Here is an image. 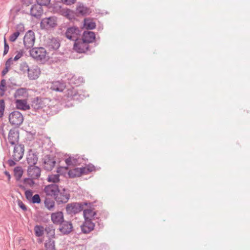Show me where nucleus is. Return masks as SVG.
<instances>
[{"instance_id":"f257e3e1","label":"nucleus","mask_w":250,"mask_h":250,"mask_svg":"<svg viewBox=\"0 0 250 250\" xmlns=\"http://www.w3.org/2000/svg\"><path fill=\"white\" fill-rule=\"evenodd\" d=\"M50 102L48 99L36 97L32 100L31 106L35 110L43 109V110L45 111L47 114L52 115L55 112V109L57 108L54 105L52 106L49 104Z\"/></svg>"},{"instance_id":"f03ea898","label":"nucleus","mask_w":250,"mask_h":250,"mask_svg":"<svg viewBox=\"0 0 250 250\" xmlns=\"http://www.w3.org/2000/svg\"><path fill=\"white\" fill-rule=\"evenodd\" d=\"M90 203L83 202V203H77L74 202L68 204L66 207V211L67 214L70 215H74L79 213L83 209L84 206H87L89 205L90 207L91 205Z\"/></svg>"},{"instance_id":"7ed1b4c3","label":"nucleus","mask_w":250,"mask_h":250,"mask_svg":"<svg viewBox=\"0 0 250 250\" xmlns=\"http://www.w3.org/2000/svg\"><path fill=\"white\" fill-rule=\"evenodd\" d=\"M82 30L77 26L67 27L65 32V37L69 40L75 41L80 38Z\"/></svg>"},{"instance_id":"20e7f679","label":"nucleus","mask_w":250,"mask_h":250,"mask_svg":"<svg viewBox=\"0 0 250 250\" xmlns=\"http://www.w3.org/2000/svg\"><path fill=\"white\" fill-rule=\"evenodd\" d=\"M8 119L10 124L15 127L21 125L24 120L23 116L18 111H14L10 113Z\"/></svg>"},{"instance_id":"39448f33","label":"nucleus","mask_w":250,"mask_h":250,"mask_svg":"<svg viewBox=\"0 0 250 250\" xmlns=\"http://www.w3.org/2000/svg\"><path fill=\"white\" fill-rule=\"evenodd\" d=\"M73 48L79 53H83L91 51L89 45L80 38L75 41Z\"/></svg>"},{"instance_id":"423d86ee","label":"nucleus","mask_w":250,"mask_h":250,"mask_svg":"<svg viewBox=\"0 0 250 250\" xmlns=\"http://www.w3.org/2000/svg\"><path fill=\"white\" fill-rule=\"evenodd\" d=\"M30 56L37 61L45 59L46 51L43 47H34L30 50Z\"/></svg>"},{"instance_id":"0eeeda50","label":"nucleus","mask_w":250,"mask_h":250,"mask_svg":"<svg viewBox=\"0 0 250 250\" xmlns=\"http://www.w3.org/2000/svg\"><path fill=\"white\" fill-rule=\"evenodd\" d=\"M57 25V18L55 16L43 18L41 22V27L47 30L54 28Z\"/></svg>"},{"instance_id":"6e6552de","label":"nucleus","mask_w":250,"mask_h":250,"mask_svg":"<svg viewBox=\"0 0 250 250\" xmlns=\"http://www.w3.org/2000/svg\"><path fill=\"white\" fill-rule=\"evenodd\" d=\"M70 195L68 191L65 188L59 190L58 193L55 196L54 200L58 205L67 203L70 199Z\"/></svg>"},{"instance_id":"1a4fd4ad","label":"nucleus","mask_w":250,"mask_h":250,"mask_svg":"<svg viewBox=\"0 0 250 250\" xmlns=\"http://www.w3.org/2000/svg\"><path fill=\"white\" fill-rule=\"evenodd\" d=\"M35 40V34L33 31H28L23 38V43L26 49L32 47Z\"/></svg>"},{"instance_id":"9d476101","label":"nucleus","mask_w":250,"mask_h":250,"mask_svg":"<svg viewBox=\"0 0 250 250\" xmlns=\"http://www.w3.org/2000/svg\"><path fill=\"white\" fill-rule=\"evenodd\" d=\"M65 162L67 165L65 167H59L57 169V172L61 174L62 169L67 170L69 166H75L80 164V158L76 157L69 156L65 160Z\"/></svg>"},{"instance_id":"9b49d317","label":"nucleus","mask_w":250,"mask_h":250,"mask_svg":"<svg viewBox=\"0 0 250 250\" xmlns=\"http://www.w3.org/2000/svg\"><path fill=\"white\" fill-rule=\"evenodd\" d=\"M24 151V146L22 144H17L15 145L13 159L18 162L22 159Z\"/></svg>"},{"instance_id":"f8f14e48","label":"nucleus","mask_w":250,"mask_h":250,"mask_svg":"<svg viewBox=\"0 0 250 250\" xmlns=\"http://www.w3.org/2000/svg\"><path fill=\"white\" fill-rule=\"evenodd\" d=\"M95 227V224L91 219L84 220L82 225L80 227L81 233L87 234L93 230Z\"/></svg>"},{"instance_id":"ddd939ff","label":"nucleus","mask_w":250,"mask_h":250,"mask_svg":"<svg viewBox=\"0 0 250 250\" xmlns=\"http://www.w3.org/2000/svg\"><path fill=\"white\" fill-rule=\"evenodd\" d=\"M41 168L36 166H29L27 168L28 176L36 179H39L41 176Z\"/></svg>"},{"instance_id":"4468645a","label":"nucleus","mask_w":250,"mask_h":250,"mask_svg":"<svg viewBox=\"0 0 250 250\" xmlns=\"http://www.w3.org/2000/svg\"><path fill=\"white\" fill-rule=\"evenodd\" d=\"M59 225H60V227L59 230L63 235L68 234L72 231L73 226L70 221L64 220L63 222Z\"/></svg>"},{"instance_id":"2eb2a0df","label":"nucleus","mask_w":250,"mask_h":250,"mask_svg":"<svg viewBox=\"0 0 250 250\" xmlns=\"http://www.w3.org/2000/svg\"><path fill=\"white\" fill-rule=\"evenodd\" d=\"M43 163L44 168L47 171H50L55 167L56 161L53 157L47 155L44 158Z\"/></svg>"},{"instance_id":"dca6fc26","label":"nucleus","mask_w":250,"mask_h":250,"mask_svg":"<svg viewBox=\"0 0 250 250\" xmlns=\"http://www.w3.org/2000/svg\"><path fill=\"white\" fill-rule=\"evenodd\" d=\"M60 190L59 187L56 184H50L45 186L44 188V192L48 196H50L55 198V196L59 192Z\"/></svg>"},{"instance_id":"f3484780","label":"nucleus","mask_w":250,"mask_h":250,"mask_svg":"<svg viewBox=\"0 0 250 250\" xmlns=\"http://www.w3.org/2000/svg\"><path fill=\"white\" fill-rule=\"evenodd\" d=\"M68 97L71 98L74 101H80L83 99L85 96L82 94L81 90L78 91L73 88L72 89H69L68 90Z\"/></svg>"},{"instance_id":"a211bd4d","label":"nucleus","mask_w":250,"mask_h":250,"mask_svg":"<svg viewBox=\"0 0 250 250\" xmlns=\"http://www.w3.org/2000/svg\"><path fill=\"white\" fill-rule=\"evenodd\" d=\"M38 160V157L37 152L29 149L26 157V161L29 166L35 165Z\"/></svg>"},{"instance_id":"6ab92c4d","label":"nucleus","mask_w":250,"mask_h":250,"mask_svg":"<svg viewBox=\"0 0 250 250\" xmlns=\"http://www.w3.org/2000/svg\"><path fill=\"white\" fill-rule=\"evenodd\" d=\"M51 220L54 224L59 225L62 223L64 220L63 214L62 211H57L51 214Z\"/></svg>"},{"instance_id":"aec40b11","label":"nucleus","mask_w":250,"mask_h":250,"mask_svg":"<svg viewBox=\"0 0 250 250\" xmlns=\"http://www.w3.org/2000/svg\"><path fill=\"white\" fill-rule=\"evenodd\" d=\"M35 180L36 179L29 176L24 178L21 181L23 183V185L19 184V187L23 190H26V187L33 188L34 186L35 185Z\"/></svg>"},{"instance_id":"412c9836","label":"nucleus","mask_w":250,"mask_h":250,"mask_svg":"<svg viewBox=\"0 0 250 250\" xmlns=\"http://www.w3.org/2000/svg\"><path fill=\"white\" fill-rule=\"evenodd\" d=\"M8 139L11 145H17L16 143L19 140V131H16L15 129H10L8 133Z\"/></svg>"},{"instance_id":"4be33fe9","label":"nucleus","mask_w":250,"mask_h":250,"mask_svg":"<svg viewBox=\"0 0 250 250\" xmlns=\"http://www.w3.org/2000/svg\"><path fill=\"white\" fill-rule=\"evenodd\" d=\"M60 46L59 40L57 38H52L49 39L46 44V47L50 51L57 50Z\"/></svg>"},{"instance_id":"5701e85b","label":"nucleus","mask_w":250,"mask_h":250,"mask_svg":"<svg viewBox=\"0 0 250 250\" xmlns=\"http://www.w3.org/2000/svg\"><path fill=\"white\" fill-rule=\"evenodd\" d=\"M43 13L42 6L38 3L32 6L30 8V14L32 16L36 18H40Z\"/></svg>"},{"instance_id":"b1692460","label":"nucleus","mask_w":250,"mask_h":250,"mask_svg":"<svg viewBox=\"0 0 250 250\" xmlns=\"http://www.w3.org/2000/svg\"><path fill=\"white\" fill-rule=\"evenodd\" d=\"M96 37L94 32L92 31H84L82 39L87 44L93 42L95 40Z\"/></svg>"},{"instance_id":"393cba45","label":"nucleus","mask_w":250,"mask_h":250,"mask_svg":"<svg viewBox=\"0 0 250 250\" xmlns=\"http://www.w3.org/2000/svg\"><path fill=\"white\" fill-rule=\"evenodd\" d=\"M84 168L75 167L69 170L68 174L69 178H74L81 176L82 174H84Z\"/></svg>"},{"instance_id":"a878e982","label":"nucleus","mask_w":250,"mask_h":250,"mask_svg":"<svg viewBox=\"0 0 250 250\" xmlns=\"http://www.w3.org/2000/svg\"><path fill=\"white\" fill-rule=\"evenodd\" d=\"M65 87L66 85L63 82L58 81L52 83L50 89L53 91L62 92Z\"/></svg>"},{"instance_id":"bb28decb","label":"nucleus","mask_w":250,"mask_h":250,"mask_svg":"<svg viewBox=\"0 0 250 250\" xmlns=\"http://www.w3.org/2000/svg\"><path fill=\"white\" fill-rule=\"evenodd\" d=\"M15 104L16 108L18 109L25 111L30 109V106L25 100L16 99Z\"/></svg>"},{"instance_id":"cd10ccee","label":"nucleus","mask_w":250,"mask_h":250,"mask_svg":"<svg viewBox=\"0 0 250 250\" xmlns=\"http://www.w3.org/2000/svg\"><path fill=\"white\" fill-rule=\"evenodd\" d=\"M27 91L26 88H20L17 89L14 94L16 99H22L25 98L27 95Z\"/></svg>"},{"instance_id":"c85d7f7f","label":"nucleus","mask_w":250,"mask_h":250,"mask_svg":"<svg viewBox=\"0 0 250 250\" xmlns=\"http://www.w3.org/2000/svg\"><path fill=\"white\" fill-rule=\"evenodd\" d=\"M16 28L17 29V31L13 33L9 37V40L11 42H14L19 36L20 32L23 31L24 26L22 24H20L17 26Z\"/></svg>"},{"instance_id":"c756f323","label":"nucleus","mask_w":250,"mask_h":250,"mask_svg":"<svg viewBox=\"0 0 250 250\" xmlns=\"http://www.w3.org/2000/svg\"><path fill=\"white\" fill-rule=\"evenodd\" d=\"M68 83L70 84H73L76 85H79L83 82V79L82 77H77L72 74L68 75Z\"/></svg>"},{"instance_id":"7c9ffc66","label":"nucleus","mask_w":250,"mask_h":250,"mask_svg":"<svg viewBox=\"0 0 250 250\" xmlns=\"http://www.w3.org/2000/svg\"><path fill=\"white\" fill-rule=\"evenodd\" d=\"M48 238H55V229L52 225H49L46 226L44 229Z\"/></svg>"},{"instance_id":"2f4dec72","label":"nucleus","mask_w":250,"mask_h":250,"mask_svg":"<svg viewBox=\"0 0 250 250\" xmlns=\"http://www.w3.org/2000/svg\"><path fill=\"white\" fill-rule=\"evenodd\" d=\"M83 210V216L84 220L94 219V216L96 214L95 211H93L91 208L85 209Z\"/></svg>"},{"instance_id":"473e14b6","label":"nucleus","mask_w":250,"mask_h":250,"mask_svg":"<svg viewBox=\"0 0 250 250\" xmlns=\"http://www.w3.org/2000/svg\"><path fill=\"white\" fill-rule=\"evenodd\" d=\"M40 72V69L38 68H30L28 76L30 80H35L39 77Z\"/></svg>"},{"instance_id":"72a5a7b5","label":"nucleus","mask_w":250,"mask_h":250,"mask_svg":"<svg viewBox=\"0 0 250 250\" xmlns=\"http://www.w3.org/2000/svg\"><path fill=\"white\" fill-rule=\"evenodd\" d=\"M76 11L78 14L85 16L88 13L89 9L83 4H80L77 7Z\"/></svg>"},{"instance_id":"f704fd0d","label":"nucleus","mask_w":250,"mask_h":250,"mask_svg":"<svg viewBox=\"0 0 250 250\" xmlns=\"http://www.w3.org/2000/svg\"><path fill=\"white\" fill-rule=\"evenodd\" d=\"M83 26L86 29L92 30L96 27V23L90 19H85L83 21Z\"/></svg>"},{"instance_id":"c9c22d12","label":"nucleus","mask_w":250,"mask_h":250,"mask_svg":"<svg viewBox=\"0 0 250 250\" xmlns=\"http://www.w3.org/2000/svg\"><path fill=\"white\" fill-rule=\"evenodd\" d=\"M23 169L21 167H16L14 169V175L16 181H19L23 175Z\"/></svg>"},{"instance_id":"e433bc0d","label":"nucleus","mask_w":250,"mask_h":250,"mask_svg":"<svg viewBox=\"0 0 250 250\" xmlns=\"http://www.w3.org/2000/svg\"><path fill=\"white\" fill-rule=\"evenodd\" d=\"M53 238H48L45 243L46 250H55V241Z\"/></svg>"},{"instance_id":"4c0bfd02","label":"nucleus","mask_w":250,"mask_h":250,"mask_svg":"<svg viewBox=\"0 0 250 250\" xmlns=\"http://www.w3.org/2000/svg\"><path fill=\"white\" fill-rule=\"evenodd\" d=\"M44 206L48 210H52L55 207V202L49 198H46L44 200Z\"/></svg>"},{"instance_id":"58836bf2","label":"nucleus","mask_w":250,"mask_h":250,"mask_svg":"<svg viewBox=\"0 0 250 250\" xmlns=\"http://www.w3.org/2000/svg\"><path fill=\"white\" fill-rule=\"evenodd\" d=\"M63 15L66 17L68 19L72 20L75 19V13L74 12L69 9H66L63 12Z\"/></svg>"},{"instance_id":"ea45409f","label":"nucleus","mask_w":250,"mask_h":250,"mask_svg":"<svg viewBox=\"0 0 250 250\" xmlns=\"http://www.w3.org/2000/svg\"><path fill=\"white\" fill-rule=\"evenodd\" d=\"M34 230L35 232V235L37 237L42 236L44 233V228L42 226L36 225L35 227Z\"/></svg>"},{"instance_id":"a19ab883","label":"nucleus","mask_w":250,"mask_h":250,"mask_svg":"<svg viewBox=\"0 0 250 250\" xmlns=\"http://www.w3.org/2000/svg\"><path fill=\"white\" fill-rule=\"evenodd\" d=\"M59 174H51L48 175L47 177V180L49 182L57 183L60 180Z\"/></svg>"},{"instance_id":"79ce46f5","label":"nucleus","mask_w":250,"mask_h":250,"mask_svg":"<svg viewBox=\"0 0 250 250\" xmlns=\"http://www.w3.org/2000/svg\"><path fill=\"white\" fill-rule=\"evenodd\" d=\"M6 81L4 79H2L0 81V91H1L0 96H3L6 89L5 88V87L6 86Z\"/></svg>"},{"instance_id":"37998d69","label":"nucleus","mask_w":250,"mask_h":250,"mask_svg":"<svg viewBox=\"0 0 250 250\" xmlns=\"http://www.w3.org/2000/svg\"><path fill=\"white\" fill-rule=\"evenodd\" d=\"M30 202L33 204H40L41 202V200L40 195L38 194H36L31 198Z\"/></svg>"},{"instance_id":"c03bdc74","label":"nucleus","mask_w":250,"mask_h":250,"mask_svg":"<svg viewBox=\"0 0 250 250\" xmlns=\"http://www.w3.org/2000/svg\"><path fill=\"white\" fill-rule=\"evenodd\" d=\"M82 168H84L85 169L84 174H87L90 172L95 170V167L92 164H89L84 167H82Z\"/></svg>"},{"instance_id":"a18cd8bd","label":"nucleus","mask_w":250,"mask_h":250,"mask_svg":"<svg viewBox=\"0 0 250 250\" xmlns=\"http://www.w3.org/2000/svg\"><path fill=\"white\" fill-rule=\"evenodd\" d=\"M5 109V103L3 99L0 100V118L3 115L4 110Z\"/></svg>"},{"instance_id":"49530a36","label":"nucleus","mask_w":250,"mask_h":250,"mask_svg":"<svg viewBox=\"0 0 250 250\" xmlns=\"http://www.w3.org/2000/svg\"><path fill=\"white\" fill-rule=\"evenodd\" d=\"M25 196L27 200L29 201H30L31 198L33 197V192L31 189L25 190Z\"/></svg>"},{"instance_id":"de8ad7c7","label":"nucleus","mask_w":250,"mask_h":250,"mask_svg":"<svg viewBox=\"0 0 250 250\" xmlns=\"http://www.w3.org/2000/svg\"><path fill=\"white\" fill-rule=\"evenodd\" d=\"M38 4L41 6H47L50 2V0H36Z\"/></svg>"},{"instance_id":"09e8293b","label":"nucleus","mask_w":250,"mask_h":250,"mask_svg":"<svg viewBox=\"0 0 250 250\" xmlns=\"http://www.w3.org/2000/svg\"><path fill=\"white\" fill-rule=\"evenodd\" d=\"M9 45L7 43L6 39L4 38V51H3V56H5L6 54H7V53L8 52V51H9Z\"/></svg>"},{"instance_id":"8fccbe9b","label":"nucleus","mask_w":250,"mask_h":250,"mask_svg":"<svg viewBox=\"0 0 250 250\" xmlns=\"http://www.w3.org/2000/svg\"><path fill=\"white\" fill-rule=\"evenodd\" d=\"M30 68L26 63H23L21 66V70L23 71L24 73L27 72L29 70Z\"/></svg>"},{"instance_id":"3c124183","label":"nucleus","mask_w":250,"mask_h":250,"mask_svg":"<svg viewBox=\"0 0 250 250\" xmlns=\"http://www.w3.org/2000/svg\"><path fill=\"white\" fill-rule=\"evenodd\" d=\"M23 52L22 50H20V51H19L17 53V54H16V55L15 56V57L14 58V59H13L14 61H18L23 56Z\"/></svg>"},{"instance_id":"603ef678","label":"nucleus","mask_w":250,"mask_h":250,"mask_svg":"<svg viewBox=\"0 0 250 250\" xmlns=\"http://www.w3.org/2000/svg\"><path fill=\"white\" fill-rule=\"evenodd\" d=\"M77 0H62L63 3L67 5H70L76 2Z\"/></svg>"},{"instance_id":"864d4df0","label":"nucleus","mask_w":250,"mask_h":250,"mask_svg":"<svg viewBox=\"0 0 250 250\" xmlns=\"http://www.w3.org/2000/svg\"><path fill=\"white\" fill-rule=\"evenodd\" d=\"M18 206L23 210L25 211L27 210L26 206L23 203L22 201L20 200L18 201Z\"/></svg>"},{"instance_id":"5fc2aeb1","label":"nucleus","mask_w":250,"mask_h":250,"mask_svg":"<svg viewBox=\"0 0 250 250\" xmlns=\"http://www.w3.org/2000/svg\"><path fill=\"white\" fill-rule=\"evenodd\" d=\"M13 61H14L12 58H9L5 62V65L8 66V67H10Z\"/></svg>"},{"instance_id":"6e6d98bb","label":"nucleus","mask_w":250,"mask_h":250,"mask_svg":"<svg viewBox=\"0 0 250 250\" xmlns=\"http://www.w3.org/2000/svg\"><path fill=\"white\" fill-rule=\"evenodd\" d=\"M9 67L7 65H5V68L2 71L1 75L2 76H4L8 71Z\"/></svg>"},{"instance_id":"4d7b16f0","label":"nucleus","mask_w":250,"mask_h":250,"mask_svg":"<svg viewBox=\"0 0 250 250\" xmlns=\"http://www.w3.org/2000/svg\"><path fill=\"white\" fill-rule=\"evenodd\" d=\"M16 161H15L14 159H9L8 160V164L9 166L12 167L16 165Z\"/></svg>"},{"instance_id":"13d9d810","label":"nucleus","mask_w":250,"mask_h":250,"mask_svg":"<svg viewBox=\"0 0 250 250\" xmlns=\"http://www.w3.org/2000/svg\"><path fill=\"white\" fill-rule=\"evenodd\" d=\"M4 174L8 177V181H10V180L11 179V176H10L9 172H8L7 171H4Z\"/></svg>"},{"instance_id":"bf43d9fd","label":"nucleus","mask_w":250,"mask_h":250,"mask_svg":"<svg viewBox=\"0 0 250 250\" xmlns=\"http://www.w3.org/2000/svg\"><path fill=\"white\" fill-rule=\"evenodd\" d=\"M1 134H2L3 138L4 139V140H6V135H5V134L4 133V131L3 128L2 129Z\"/></svg>"},{"instance_id":"052dcab7","label":"nucleus","mask_w":250,"mask_h":250,"mask_svg":"<svg viewBox=\"0 0 250 250\" xmlns=\"http://www.w3.org/2000/svg\"><path fill=\"white\" fill-rule=\"evenodd\" d=\"M96 45H97V44H96V43H95V44H94V46H96Z\"/></svg>"},{"instance_id":"680f3d73","label":"nucleus","mask_w":250,"mask_h":250,"mask_svg":"<svg viewBox=\"0 0 250 250\" xmlns=\"http://www.w3.org/2000/svg\"><path fill=\"white\" fill-rule=\"evenodd\" d=\"M25 250V249H23V250Z\"/></svg>"}]
</instances>
